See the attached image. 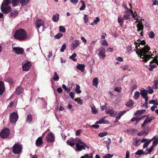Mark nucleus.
<instances>
[{
  "label": "nucleus",
  "instance_id": "1",
  "mask_svg": "<svg viewBox=\"0 0 158 158\" xmlns=\"http://www.w3.org/2000/svg\"><path fill=\"white\" fill-rule=\"evenodd\" d=\"M150 50V48L147 45L145 46L143 48H142L140 49V57L143 59L142 61L147 62L150 58H153L152 56L153 55H149L151 53V52H149Z\"/></svg>",
  "mask_w": 158,
  "mask_h": 158
},
{
  "label": "nucleus",
  "instance_id": "2",
  "mask_svg": "<svg viewBox=\"0 0 158 158\" xmlns=\"http://www.w3.org/2000/svg\"><path fill=\"white\" fill-rule=\"evenodd\" d=\"M131 15L133 18H134L135 19H136V20L135 23H138L137 25V31L139 33V34L141 36L143 35V33L142 31L143 29V25L142 22H141L142 19H139L138 18V16H137V14L135 15V14L136 12H135L134 14L133 11L131 10H130Z\"/></svg>",
  "mask_w": 158,
  "mask_h": 158
},
{
  "label": "nucleus",
  "instance_id": "3",
  "mask_svg": "<svg viewBox=\"0 0 158 158\" xmlns=\"http://www.w3.org/2000/svg\"><path fill=\"white\" fill-rule=\"evenodd\" d=\"M14 36L15 38L19 41L24 40L27 37V33L25 30L20 29L16 30Z\"/></svg>",
  "mask_w": 158,
  "mask_h": 158
},
{
  "label": "nucleus",
  "instance_id": "4",
  "mask_svg": "<svg viewBox=\"0 0 158 158\" xmlns=\"http://www.w3.org/2000/svg\"><path fill=\"white\" fill-rule=\"evenodd\" d=\"M11 3V0H4L1 6L2 12L4 14H7L11 10V8L8 5Z\"/></svg>",
  "mask_w": 158,
  "mask_h": 158
},
{
  "label": "nucleus",
  "instance_id": "5",
  "mask_svg": "<svg viewBox=\"0 0 158 158\" xmlns=\"http://www.w3.org/2000/svg\"><path fill=\"white\" fill-rule=\"evenodd\" d=\"M76 140L77 142L76 143V148L75 150L76 151H80L82 149L84 150L86 148L89 149V147H88L86 144L82 142L80 139H76Z\"/></svg>",
  "mask_w": 158,
  "mask_h": 158
},
{
  "label": "nucleus",
  "instance_id": "6",
  "mask_svg": "<svg viewBox=\"0 0 158 158\" xmlns=\"http://www.w3.org/2000/svg\"><path fill=\"white\" fill-rule=\"evenodd\" d=\"M22 146L19 143H16L13 146L12 151L15 154H19L22 151Z\"/></svg>",
  "mask_w": 158,
  "mask_h": 158
},
{
  "label": "nucleus",
  "instance_id": "7",
  "mask_svg": "<svg viewBox=\"0 0 158 158\" xmlns=\"http://www.w3.org/2000/svg\"><path fill=\"white\" fill-rule=\"evenodd\" d=\"M9 130L6 128L3 129L0 133V136L1 138H6L9 135L10 133Z\"/></svg>",
  "mask_w": 158,
  "mask_h": 158
},
{
  "label": "nucleus",
  "instance_id": "8",
  "mask_svg": "<svg viewBox=\"0 0 158 158\" xmlns=\"http://www.w3.org/2000/svg\"><path fill=\"white\" fill-rule=\"evenodd\" d=\"M97 52H98V55L100 57H101L103 59H104L106 55H105V49L103 47H101L97 50Z\"/></svg>",
  "mask_w": 158,
  "mask_h": 158
},
{
  "label": "nucleus",
  "instance_id": "9",
  "mask_svg": "<svg viewBox=\"0 0 158 158\" xmlns=\"http://www.w3.org/2000/svg\"><path fill=\"white\" fill-rule=\"evenodd\" d=\"M18 118V116L17 113L13 112L10 114V121L12 123H14L17 121Z\"/></svg>",
  "mask_w": 158,
  "mask_h": 158
},
{
  "label": "nucleus",
  "instance_id": "10",
  "mask_svg": "<svg viewBox=\"0 0 158 158\" xmlns=\"http://www.w3.org/2000/svg\"><path fill=\"white\" fill-rule=\"evenodd\" d=\"M155 63L156 64H158V59H157L156 57H154L150 62V64H149V66H150V67L149 68V70L150 71H152L153 70V69L156 68L157 67V65L155 64H153L152 65L151 64Z\"/></svg>",
  "mask_w": 158,
  "mask_h": 158
},
{
  "label": "nucleus",
  "instance_id": "11",
  "mask_svg": "<svg viewBox=\"0 0 158 158\" xmlns=\"http://www.w3.org/2000/svg\"><path fill=\"white\" fill-rule=\"evenodd\" d=\"M31 65V64L29 62L26 61L24 62L22 65L23 70L24 71H27L28 70Z\"/></svg>",
  "mask_w": 158,
  "mask_h": 158
},
{
  "label": "nucleus",
  "instance_id": "12",
  "mask_svg": "<svg viewBox=\"0 0 158 158\" xmlns=\"http://www.w3.org/2000/svg\"><path fill=\"white\" fill-rule=\"evenodd\" d=\"M126 113L125 110L123 111H117L115 112L116 115L115 117L116 118L115 121L117 122L118 120L120 119L121 117Z\"/></svg>",
  "mask_w": 158,
  "mask_h": 158
},
{
  "label": "nucleus",
  "instance_id": "13",
  "mask_svg": "<svg viewBox=\"0 0 158 158\" xmlns=\"http://www.w3.org/2000/svg\"><path fill=\"white\" fill-rule=\"evenodd\" d=\"M130 10L129 9H127V10H125V11L123 16L124 20H127L130 19L131 14Z\"/></svg>",
  "mask_w": 158,
  "mask_h": 158
},
{
  "label": "nucleus",
  "instance_id": "14",
  "mask_svg": "<svg viewBox=\"0 0 158 158\" xmlns=\"http://www.w3.org/2000/svg\"><path fill=\"white\" fill-rule=\"evenodd\" d=\"M13 49L14 52L18 55L22 54L23 52V49L19 47H13Z\"/></svg>",
  "mask_w": 158,
  "mask_h": 158
},
{
  "label": "nucleus",
  "instance_id": "15",
  "mask_svg": "<svg viewBox=\"0 0 158 158\" xmlns=\"http://www.w3.org/2000/svg\"><path fill=\"white\" fill-rule=\"evenodd\" d=\"M140 94L143 98L145 101H148V97L147 96L148 91L145 89H143L140 91Z\"/></svg>",
  "mask_w": 158,
  "mask_h": 158
},
{
  "label": "nucleus",
  "instance_id": "16",
  "mask_svg": "<svg viewBox=\"0 0 158 158\" xmlns=\"http://www.w3.org/2000/svg\"><path fill=\"white\" fill-rule=\"evenodd\" d=\"M48 142H53L54 140V136L52 133L48 134L45 138Z\"/></svg>",
  "mask_w": 158,
  "mask_h": 158
},
{
  "label": "nucleus",
  "instance_id": "17",
  "mask_svg": "<svg viewBox=\"0 0 158 158\" xmlns=\"http://www.w3.org/2000/svg\"><path fill=\"white\" fill-rule=\"evenodd\" d=\"M80 44V43L78 40H75L73 42L71 45V50H74Z\"/></svg>",
  "mask_w": 158,
  "mask_h": 158
},
{
  "label": "nucleus",
  "instance_id": "18",
  "mask_svg": "<svg viewBox=\"0 0 158 158\" xmlns=\"http://www.w3.org/2000/svg\"><path fill=\"white\" fill-rule=\"evenodd\" d=\"M5 88L3 81H0V95H2L4 92Z\"/></svg>",
  "mask_w": 158,
  "mask_h": 158
},
{
  "label": "nucleus",
  "instance_id": "19",
  "mask_svg": "<svg viewBox=\"0 0 158 158\" xmlns=\"http://www.w3.org/2000/svg\"><path fill=\"white\" fill-rule=\"evenodd\" d=\"M111 143V139L110 138H108L106 140H104L103 142L104 145H106L108 150H109L110 144Z\"/></svg>",
  "mask_w": 158,
  "mask_h": 158
},
{
  "label": "nucleus",
  "instance_id": "20",
  "mask_svg": "<svg viewBox=\"0 0 158 158\" xmlns=\"http://www.w3.org/2000/svg\"><path fill=\"white\" fill-rule=\"evenodd\" d=\"M35 24L37 28H39L41 26H44L43 21L40 19H38Z\"/></svg>",
  "mask_w": 158,
  "mask_h": 158
},
{
  "label": "nucleus",
  "instance_id": "21",
  "mask_svg": "<svg viewBox=\"0 0 158 158\" xmlns=\"http://www.w3.org/2000/svg\"><path fill=\"white\" fill-rule=\"evenodd\" d=\"M75 141L73 138H71L69 139L67 141V143L68 144L70 145L71 146H74L75 144Z\"/></svg>",
  "mask_w": 158,
  "mask_h": 158
},
{
  "label": "nucleus",
  "instance_id": "22",
  "mask_svg": "<svg viewBox=\"0 0 158 158\" xmlns=\"http://www.w3.org/2000/svg\"><path fill=\"white\" fill-rule=\"evenodd\" d=\"M154 118H147L146 119L144 120L143 123L142 124V127H143L146 124L149 122H151L152 120L154 119Z\"/></svg>",
  "mask_w": 158,
  "mask_h": 158
},
{
  "label": "nucleus",
  "instance_id": "23",
  "mask_svg": "<svg viewBox=\"0 0 158 158\" xmlns=\"http://www.w3.org/2000/svg\"><path fill=\"white\" fill-rule=\"evenodd\" d=\"M134 142L133 144L136 146H138L140 144V139L137 138H135L133 139Z\"/></svg>",
  "mask_w": 158,
  "mask_h": 158
},
{
  "label": "nucleus",
  "instance_id": "24",
  "mask_svg": "<svg viewBox=\"0 0 158 158\" xmlns=\"http://www.w3.org/2000/svg\"><path fill=\"white\" fill-rule=\"evenodd\" d=\"M59 15L58 14H56L53 15L52 18V20L54 22H57L59 19Z\"/></svg>",
  "mask_w": 158,
  "mask_h": 158
},
{
  "label": "nucleus",
  "instance_id": "25",
  "mask_svg": "<svg viewBox=\"0 0 158 158\" xmlns=\"http://www.w3.org/2000/svg\"><path fill=\"white\" fill-rule=\"evenodd\" d=\"M109 123V121L107 120H105L104 119H100L98 121L96 122L95 123L96 124H100L102 123L108 124Z\"/></svg>",
  "mask_w": 158,
  "mask_h": 158
},
{
  "label": "nucleus",
  "instance_id": "26",
  "mask_svg": "<svg viewBox=\"0 0 158 158\" xmlns=\"http://www.w3.org/2000/svg\"><path fill=\"white\" fill-rule=\"evenodd\" d=\"M85 65L82 64H78L76 66V68L81 70L82 72H83L85 70Z\"/></svg>",
  "mask_w": 158,
  "mask_h": 158
},
{
  "label": "nucleus",
  "instance_id": "27",
  "mask_svg": "<svg viewBox=\"0 0 158 158\" xmlns=\"http://www.w3.org/2000/svg\"><path fill=\"white\" fill-rule=\"evenodd\" d=\"M43 143L41 137H39L36 140V144L37 146H40Z\"/></svg>",
  "mask_w": 158,
  "mask_h": 158
},
{
  "label": "nucleus",
  "instance_id": "28",
  "mask_svg": "<svg viewBox=\"0 0 158 158\" xmlns=\"http://www.w3.org/2000/svg\"><path fill=\"white\" fill-rule=\"evenodd\" d=\"M98 83V80L97 77L94 78L92 81V84L93 86L97 87Z\"/></svg>",
  "mask_w": 158,
  "mask_h": 158
},
{
  "label": "nucleus",
  "instance_id": "29",
  "mask_svg": "<svg viewBox=\"0 0 158 158\" xmlns=\"http://www.w3.org/2000/svg\"><path fill=\"white\" fill-rule=\"evenodd\" d=\"M124 18L120 16L118 18V21L120 26H122L123 23Z\"/></svg>",
  "mask_w": 158,
  "mask_h": 158
},
{
  "label": "nucleus",
  "instance_id": "30",
  "mask_svg": "<svg viewBox=\"0 0 158 158\" xmlns=\"http://www.w3.org/2000/svg\"><path fill=\"white\" fill-rule=\"evenodd\" d=\"M23 91V89L20 87L19 86L16 89L15 92L18 94H20L22 93Z\"/></svg>",
  "mask_w": 158,
  "mask_h": 158
},
{
  "label": "nucleus",
  "instance_id": "31",
  "mask_svg": "<svg viewBox=\"0 0 158 158\" xmlns=\"http://www.w3.org/2000/svg\"><path fill=\"white\" fill-rule=\"evenodd\" d=\"M32 120V116L31 114H29L27 116L26 122L28 123H30L31 122Z\"/></svg>",
  "mask_w": 158,
  "mask_h": 158
},
{
  "label": "nucleus",
  "instance_id": "32",
  "mask_svg": "<svg viewBox=\"0 0 158 158\" xmlns=\"http://www.w3.org/2000/svg\"><path fill=\"white\" fill-rule=\"evenodd\" d=\"M145 110H137L135 113V116L137 115H141L144 112H145Z\"/></svg>",
  "mask_w": 158,
  "mask_h": 158
},
{
  "label": "nucleus",
  "instance_id": "33",
  "mask_svg": "<svg viewBox=\"0 0 158 158\" xmlns=\"http://www.w3.org/2000/svg\"><path fill=\"white\" fill-rule=\"evenodd\" d=\"M140 95V93L139 92L136 91L135 92V93L134 95L133 96L134 98L136 100L137 99Z\"/></svg>",
  "mask_w": 158,
  "mask_h": 158
},
{
  "label": "nucleus",
  "instance_id": "34",
  "mask_svg": "<svg viewBox=\"0 0 158 158\" xmlns=\"http://www.w3.org/2000/svg\"><path fill=\"white\" fill-rule=\"evenodd\" d=\"M93 155L91 153L90 155L88 154H85L84 156H81L80 158H93Z\"/></svg>",
  "mask_w": 158,
  "mask_h": 158
},
{
  "label": "nucleus",
  "instance_id": "35",
  "mask_svg": "<svg viewBox=\"0 0 158 158\" xmlns=\"http://www.w3.org/2000/svg\"><path fill=\"white\" fill-rule=\"evenodd\" d=\"M100 19L98 17H96V19L94 20L93 22L91 23V25H93L94 24H97L98 23Z\"/></svg>",
  "mask_w": 158,
  "mask_h": 158
},
{
  "label": "nucleus",
  "instance_id": "36",
  "mask_svg": "<svg viewBox=\"0 0 158 158\" xmlns=\"http://www.w3.org/2000/svg\"><path fill=\"white\" fill-rule=\"evenodd\" d=\"M53 79L55 81H58L59 78V77L57 74L56 72L54 73V75L53 77Z\"/></svg>",
  "mask_w": 158,
  "mask_h": 158
},
{
  "label": "nucleus",
  "instance_id": "37",
  "mask_svg": "<svg viewBox=\"0 0 158 158\" xmlns=\"http://www.w3.org/2000/svg\"><path fill=\"white\" fill-rule=\"evenodd\" d=\"M134 105V102L132 100L129 101L126 104V105L128 107H132Z\"/></svg>",
  "mask_w": 158,
  "mask_h": 158
},
{
  "label": "nucleus",
  "instance_id": "38",
  "mask_svg": "<svg viewBox=\"0 0 158 158\" xmlns=\"http://www.w3.org/2000/svg\"><path fill=\"white\" fill-rule=\"evenodd\" d=\"M29 1V0H20V2L22 5H25L28 3Z\"/></svg>",
  "mask_w": 158,
  "mask_h": 158
},
{
  "label": "nucleus",
  "instance_id": "39",
  "mask_svg": "<svg viewBox=\"0 0 158 158\" xmlns=\"http://www.w3.org/2000/svg\"><path fill=\"white\" fill-rule=\"evenodd\" d=\"M142 118H139L138 117H135L132 118L131 120V122H133L134 121H136L137 122V123Z\"/></svg>",
  "mask_w": 158,
  "mask_h": 158
},
{
  "label": "nucleus",
  "instance_id": "40",
  "mask_svg": "<svg viewBox=\"0 0 158 158\" xmlns=\"http://www.w3.org/2000/svg\"><path fill=\"white\" fill-rule=\"evenodd\" d=\"M80 86L78 85H77L76 88L75 89V91L77 94H80L81 93V91L80 90Z\"/></svg>",
  "mask_w": 158,
  "mask_h": 158
},
{
  "label": "nucleus",
  "instance_id": "41",
  "mask_svg": "<svg viewBox=\"0 0 158 158\" xmlns=\"http://www.w3.org/2000/svg\"><path fill=\"white\" fill-rule=\"evenodd\" d=\"M154 147L152 146H151L149 148V149H146V151H147L148 152L147 153H144L145 155H147L148 153H150L153 149Z\"/></svg>",
  "mask_w": 158,
  "mask_h": 158
},
{
  "label": "nucleus",
  "instance_id": "42",
  "mask_svg": "<svg viewBox=\"0 0 158 158\" xmlns=\"http://www.w3.org/2000/svg\"><path fill=\"white\" fill-rule=\"evenodd\" d=\"M151 141V140H147L144 144L143 148H146L148 146Z\"/></svg>",
  "mask_w": 158,
  "mask_h": 158
},
{
  "label": "nucleus",
  "instance_id": "43",
  "mask_svg": "<svg viewBox=\"0 0 158 158\" xmlns=\"http://www.w3.org/2000/svg\"><path fill=\"white\" fill-rule=\"evenodd\" d=\"M108 114H109L110 115V116L113 117H115L116 115V114L115 113V112H114V111L112 109L110 111V112L108 113Z\"/></svg>",
  "mask_w": 158,
  "mask_h": 158
},
{
  "label": "nucleus",
  "instance_id": "44",
  "mask_svg": "<svg viewBox=\"0 0 158 158\" xmlns=\"http://www.w3.org/2000/svg\"><path fill=\"white\" fill-rule=\"evenodd\" d=\"M154 85L153 88L155 89H157L158 88V81L157 80H155L153 81Z\"/></svg>",
  "mask_w": 158,
  "mask_h": 158
},
{
  "label": "nucleus",
  "instance_id": "45",
  "mask_svg": "<svg viewBox=\"0 0 158 158\" xmlns=\"http://www.w3.org/2000/svg\"><path fill=\"white\" fill-rule=\"evenodd\" d=\"M76 56V54L75 53H74L71 56H70L69 58L73 60V61H75L77 60V59L75 58Z\"/></svg>",
  "mask_w": 158,
  "mask_h": 158
},
{
  "label": "nucleus",
  "instance_id": "46",
  "mask_svg": "<svg viewBox=\"0 0 158 158\" xmlns=\"http://www.w3.org/2000/svg\"><path fill=\"white\" fill-rule=\"evenodd\" d=\"M149 103L153 104L154 105H158V102L156 100H151L149 101Z\"/></svg>",
  "mask_w": 158,
  "mask_h": 158
},
{
  "label": "nucleus",
  "instance_id": "47",
  "mask_svg": "<svg viewBox=\"0 0 158 158\" xmlns=\"http://www.w3.org/2000/svg\"><path fill=\"white\" fill-rule=\"evenodd\" d=\"M107 134L108 133L107 132H102L98 134V136L101 137H102L104 136H106Z\"/></svg>",
  "mask_w": 158,
  "mask_h": 158
},
{
  "label": "nucleus",
  "instance_id": "48",
  "mask_svg": "<svg viewBox=\"0 0 158 158\" xmlns=\"http://www.w3.org/2000/svg\"><path fill=\"white\" fill-rule=\"evenodd\" d=\"M145 153H144L142 150H138L137 152H136L135 154L136 155H141L142 154H143L144 155H145L144 154Z\"/></svg>",
  "mask_w": 158,
  "mask_h": 158
},
{
  "label": "nucleus",
  "instance_id": "49",
  "mask_svg": "<svg viewBox=\"0 0 158 158\" xmlns=\"http://www.w3.org/2000/svg\"><path fill=\"white\" fill-rule=\"evenodd\" d=\"M59 30L60 32L64 33L65 31V29L63 26H60L59 27Z\"/></svg>",
  "mask_w": 158,
  "mask_h": 158
},
{
  "label": "nucleus",
  "instance_id": "50",
  "mask_svg": "<svg viewBox=\"0 0 158 158\" xmlns=\"http://www.w3.org/2000/svg\"><path fill=\"white\" fill-rule=\"evenodd\" d=\"M63 36L62 33H59L55 35L54 38L56 39H59Z\"/></svg>",
  "mask_w": 158,
  "mask_h": 158
},
{
  "label": "nucleus",
  "instance_id": "51",
  "mask_svg": "<svg viewBox=\"0 0 158 158\" xmlns=\"http://www.w3.org/2000/svg\"><path fill=\"white\" fill-rule=\"evenodd\" d=\"M81 2L82 3V6L80 8V10H84L86 7L84 2V1H81Z\"/></svg>",
  "mask_w": 158,
  "mask_h": 158
},
{
  "label": "nucleus",
  "instance_id": "52",
  "mask_svg": "<svg viewBox=\"0 0 158 158\" xmlns=\"http://www.w3.org/2000/svg\"><path fill=\"white\" fill-rule=\"evenodd\" d=\"M18 14V12L16 11H14L13 12H11L10 14V17H15L16 15H17Z\"/></svg>",
  "mask_w": 158,
  "mask_h": 158
},
{
  "label": "nucleus",
  "instance_id": "53",
  "mask_svg": "<svg viewBox=\"0 0 158 158\" xmlns=\"http://www.w3.org/2000/svg\"><path fill=\"white\" fill-rule=\"evenodd\" d=\"M91 110L92 113L94 114H96L98 112V111L95 107H92Z\"/></svg>",
  "mask_w": 158,
  "mask_h": 158
},
{
  "label": "nucleus",
  "instance_id": "54",
  "mask_svg": "<svg viewBox=\"0 0 158 158\" xmlns=\"http://www.w3.org/2000/svg\"><path fill=\"white\" fill-rule=\"evenodd\" d=\"M88 15H84V21L85 23H87L89 20Z\"/></svg>",
  "mask_w": 158,
  "mask_h": 158
},
{
  "label": "nucleus",
  "instance_id": "55",
  "mask_svg": "<svg viewBox=\"0 0 158 158\" xmlns=\"http://www.w3.org/2000/svg\"><path fill=\"white\" fill-rule=\"evenodd\" d=\"M66 44L65 43L64 44L62 45V47L60 49V52H63L64 51V50L66 48Z\"/></svg>",
  "mask_w": 158,
  "mask_h": 158
},
{
  "label": "nucleus",
  "instance_id": "56",
  "mask_svg": "<svg viewBox=\"0 0 158 158\" xmlns=\"http://www.w3.org/2000/svg\"><path fill=\"white\" fill-rule=\"evenodd\" d=\"M149 38H153L154 37L155 34L154 32L152 31H150L148 34Z\"/></svg>",
  "mask_w": 158,
  "mask_h": 158
},
{
  "label": "nucleus",
  "instance_id": "57",
  "mask_svg": "<svg viewBox=\"0 0 158 158\" xmlns=\"http://www.w3.org/2000/svg\"><path fill=\"white\" fill-rule=\"evenodd\" d=\"M113 156V154H107L103 156V158H111Z\"/></svg>",
  "mask_w": 158,
  "mask_h": 158
},
{
  "label": "nucleus",
  "instance_id": "58",
  "mask_svg": "<svg viewBox=\"0 0 158 158\" xmlns=\"http://www.w3.org/2000/svg\"><path fill=\"white\" fill-rule=\"evenodd\" d=\"M147 91L148 93V92L150 94H152L154 92L153 89L150 86L148 87Z\"/></svg>",
  "mask_w": 158,
  "mask_h": 158
},
{
  "label": "nucleus",
  "instance_id": "59",
  "mask_svg": "<svg viewBox=\"0 0 158 158\" xmlns=\"http://www.w3.org/2000/svg\"><path fill=\"white\" fill-rule=\"evenodd\" d=\"M102 45L103 46H108V44L106 40H102Z\"/></svg>",
  "mask_w": 158,
  "mask_h": 158
},
{
  "label": "nucleus",
  "instance_id": "60",
  "mask_svg": "<svg viewBox=\"0 0 158 158\" xmlns=\"http://www.w3.org/2000/svg\"><path fill=\"white\" fill-rule=\"evenodd\" d=\"M135 47L137 50H139L140 48V43H137L136 42H135Z\"/></svg>",
  "mask_w": 158,
  "mask_h": 158
},
{
  "label": "nucleus",
  "instance_id": "61",
  "mask_svg": "<svg viewBox=\"0 0 158 158\" xmlns=\"http://www.w3.org/2000/svg\"><path fill=\"white\" fill-rule=\"evenodd\" d=\"M158 143V139H156L153 142L152 146L154 147Z\"/></svg>",
  "mask_w": 158,
  "mask_h": 158
},
{
  "label": "nucleus",
  "instance_id": "62",
  "mask_svg": "<svg viewBox=\"0 0 158 158\" xmlns=\"http://www.w3.org/2000/svg\"><path fill=\"white\" fill-rule=\"evenodd\" d=\"M112 109L111 107L110 106H108L107 107H106V108L105 110V112L107 114H108L109 112H110V111Z\"/></svg>",
  "mask_w": 158,
  "mask_h": 158
},
{
  "label": "nucleus",
  "instance_id": "63",
  "mask_svg": "<svg viewBox=\"0 0 158 158\" xmlns=\"http://www.w3.org/2000/svg\"><path fill=\"white\" fill-rule=\"evenodd\" d=\"M121 68L123 69L124 70L128 69V66L127 65H124L122 66Z\"/></svg>",
  "mask_w": 158,
  "mask_h": 158
},
{
  "label": "nucleus",
  "instance_id": "64",
  "mask_svg": "<svg viewBox=\"0 0 158 158\" xmlns=\"http://www.w3.org/2000/svg\"><path fill=\"white\" fill-rule=\"evenodd\" d=\"M52 56V52H48V57L46 59L47 60H49V59Z\"/></svg>",
  "mask_w": 158,
  "mask_h": 158
}]
</instances>
